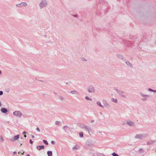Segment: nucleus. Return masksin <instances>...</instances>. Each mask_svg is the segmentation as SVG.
I'll use <instances>...</instances> for the list:
<instances>
[{"label":"nucleus","mask_w":156,"mask_h":156,"mask_svg":"<svg viewBox=\"0 0 156 156\" xmlns=\"http://www.w3.org/2000/svg\"><path fill=\"white\" fill-rule=\"evenodd\" d=\"M48 5V2L46 0H41L40 2V8L42 9Z\"/></svg>","instance_id":"f257e3e1"},{"label":"nucleus","mask_w":156,"mask_h":156,"mask_svg":"<svg viewBox=\"0 0 156 156\" xmlns=\"http://www.w3.org/2000/svg\"><path fill=\"white\" fill-rule=\"evenodd\" d=\"M147 134L146 133H143L138 134L136 135L135 136V138L136 139H142L144 138L147 136Z\"/></svg>","instance_id":"f03ea898"},{"label":"nucleus","mask_w":156,"mask_h":156,"mask_svg":"<svg viewBox=\"0 0 156 156\" xmlns=\"http://www.w3.org/2000/svg\"><path fill=\"white\" fill-rule=\"evenodd\" d=\"M87 90L88 92L89 93H94L95 91V87L92 85L89 86L87 87Z\"/></svg>","instance_id":"7ed1b4c3"},{"label":"nucleus","mask_w":156,"mask_h":156,"mask_svg":"<svg viewBox=\"0 0 156 156\" xmlns=\"http://www.w3.org/2000/svg\"><path fill=\"white\" fill-rule=\"evenodd\" d=\"M115 90L116 91V92L119 94V95L120 96L123 98H126V96L123 94H124V91L118 89H115Z\"/></svg>","instance_id":"20e7f679"},{"label":"nucleus","mask_w":156,"mask_h":156,"mask_svg":"<svg viewBox=\"0 0 156 156\" xmlns=\"http://www.w3.org/2000/svg\"><path fill=\"white\" fill-rule=\"evenodd\" d=\"M102 101L105 107L107 108H109L110 107V105L108 103L106 100H103Z\"/></svg>","instance_id":"39448f33"},{"label":"nucleus","mask_w":156,"mask_h":156,"mask_svg":"<svg viewBox=\"0 0 156 156\" xmlns=\"http://www.w3.org/2000/svg\"><path fill=\"white\" fill-rule=\"evenodd\" d=\"M13 114L17 116H20L22 115V113L21 112L18 111H16L13 113Z\"/></svg>","instance_id":"423d86ee"},{"label":"nucleus","mask_w":156,"mask_h":156,"mask_svg":"<svg viewBox=\"0 0 156 156\" xmlns=\"http://www.w3.org/2000/svg\"><path fill=\"white\" fill-rule=\"evenodd\" d=\"M124 61L126 63V64L129 67H133V65L128 60H125L124 59Z\"/></svg>","instance_id":"0eeeda50"},{"label":"nucleus","mask_w":156,"mask_h":156,"mask_svg":"<svg viewBox=\"0 0 156 156\" xmlns=\"http://www.w3.org/2000/svg\"><path fill=\"white\" fill-rule=\"evenodd\" d=\"M63 129L65 131V132L67 133L68 132L67 130H69L70 129V128L67 126H66L63 127Z\"/></svg>","instance_id":"6e6552de"},{"label":"nucleus","mask_w":156,"mask_h":156,"mask_svg":"<svg viewBox=\"0 0 156 156\" xmlns=\"http://www.w3.org/2000/svg\"><path fill=\"white\" fill-rule=\"evenodd\" d=\"M83 129H84L86 130L89 132L91 130V129L90 127L85 125Z\"/></svg>","instance_id":"1a4fd4ad"},{"label":"nucleus","mask_w":156,"mask_h":156,"mask_svg":"<svg viewBox=\"0 0 156 156\" xmlns=\"http://www.w3.org/2000/svg\"><path fill=\"white\" fill-rule=\"evenodd\" d=\"M127 124L129 126H132L134 124V123L131 121L129 120L127 121Z\"/></svg>","instance_id":"9d476101"},{"label":"nucleus","mask_w":156,"mask_h":156,"mask_svg":"<svg viewBox=\"0 0 156 156\" xmlns=\"http://www.w3.org/2000/svg\"><path fill=\"white\" fill-rule=\"evenodd\" d=\"M20 137V135H17L16 136H15L13 139H12V141H14L17 140Z\"/></svg>","instance_id":"9b49d317"},{"label":"nucleus","mask_w":156,"mask_h":156,"mask_svg":"<svg viewBox=\"0 0 156 156\" xmlns=\"http://www.w3.org/2000/svg\"><path fill=\"white\" fill-rule=\"evenodd\" d=\"M1 111L3 113H6L7 111L6 108H2L1 109Z\"/></svg>","instance_id":"f8f14e48"},{"label":"nucleus","mask_w":156,"mask_h":156,"mask_svg":"<svg viewBox=\"0 0 156 156\" xmlns=\"http://www.w3.org/2000/svg\"><path fill=\"white\" fill-rule=\"evenodd\" d=\"M116 56L119 58L121 59H122L123 60L124 59V58L123 57V56L121 55H119V54H117L116 55Z\"/></svg>","instance_id":"ddd939ff"},{"label":"nucleus","mask_w":156,"mask_h":156,"mask_svg":"<svg viewBox=\"0 0 156 156\" xmlns=\"http://www.w3.org/2000/svg\"><path fill=\"white\" fill-rule=\"evenodd\" d=\"M124 43L126 44V45L128 46H129L130 42V41H127L126 40H125L124 41Z\"/></svg>","instance_id":"4468645a"},{"label":"nucleus","mask_w":156,"mask_h":156,"mask_svg":"<svg viewBox=\"0 0 156 156\" xmlns=\"http://www.w3.org/2000/svg\"><path fill=\"white\" fill-rule=\"evenodd\" d=\"M78 126L81 128L83 129L85 125L83 124L79 123V124L78 125Z\"/></svg>","instance_id":"2eb2a0df"},{"label":"nucleus","mask_w":156,"mask_h":156,"mask_svg":"<svg viewBox=\"0 0 156 156\" xmlns=\"http://www.w3.org/2000/svg\"><path fill=\"white\" fill-rule=\"evenodd\" d=\"M140 95L143 97H146L147 98H148L149 97V95H144L142 93H140Z\"/></svg>","instance_id":"dca6fc26"},{"label":"nucleus","mask_w":156,"mask_h":156,"mask_svg":"<svg viewBox=\"0 0 156 156\" xmlns=\"http://www.w3.org/2000/svg\"><path fill=\"white\" fill-rule=\"evenodd\" d=\"M47 154L48 156H52V151H48L47 152Z\"/></svg>","instance_id":"f3484780"},{"label":"nucleus","mask_w":156,"mask_h":156,"mask_svg":"<svg viewBox=\"0 0 156 156\" xmlns=\"http://www.w3.org/2000/svg\"><path fill=\"white\" fill-rule=\"evenodd\" d=\"M96 103L99 106L102 108H104L103 106L101 105V102L99 101H97Z\"/></svg>","instance_id":"a211bd4d"},{"label":"nucleus","mask_w":156,"mask_h":156,"mask_svg":"<svg viewBox=\"0 0 156 156\" xmlns=\"http://www.w3.org/2000/svg\"><path fill=\"white\" fill-rule=\"evenodd\" d=\"M112 101L114 102L115 103H117V99H114V98H112L111 99Z\"/></svg>","instance_id":"6ab92c4d"},{"label":"nucleus","mask_w":156,"mask_h":156,"mask_svg":"<svg viewBox=\"0 0 156 156\" xmlns=\"http://www.w3.org/2000/svg\"><path fill=\"white\" fill-rule=\"evenodd\" d=\"M59 98L60 99V100L61 101H63L64 100V98L63 97L59 95L58 96Z\"/></svg>","instance_id":"aec40b11"},{"label":"nucleus","mask_w":156,"mask_h":156,"mask_svg":"<svg viewBox=\"0 0 156 156\" xmlns=\"http://www.w3.org/2000/svg\"><path fill=\"white\" fill-rule=\"evenodd\" d=\"M61 122L58 121H56L55 122V124L57 125H60L61 124Z\"/></svg>","instance_id":"412c9836"},{"label":"nucleus","mask_w":156,"mask_h":156,"mask_svg":"<svg viewBox=\"0 0 156 156\" xmlns=\"http://www.w3.org/2000/svg\"><path fill=\"white\" fill-rule=\"evenodd\" d=\"M79 136L80 137L82 138L83 137V132H80L79 133Z\"/></svg>","instance_id":"4be33fe9"},{"label":"nucleus","mask_w":156,"mask_h":156,"mask_svg":"<svg viewBox=\"0 0 156 156\" xmlns=\"http://www.w3.org/2000/svg\"><path fill=\"white\" fill-rule=\"evenodd\" d=\"M101 2H102V4H103V3H105L106 2V1H104V0H101H101H98V2L100 3H101Z\"/></svg>","instance_id":"5701e85b"},{"label":"nucleus","mask_w":156,"mask_h":156,"mask_svg":"<svg viewBox=\"0 0 156 156\" xmlns=\"http://www.w3.org/2000/svg\"><path fill=\"white\" fill-rule=\"evenodd\" d=\"M85 99L87 100L91 101L92 99L90 98L88 96H86L85 97Z\"/></svg>","instance_id":"b1692460"},{"label":"nucleus","mask_w":156,"mask_h":156,"mask_svg":"<svg viewBox=\"0 0 156 156\" xmlns=\"http://www.w3.org/2000/svg\"><path fill=\"white\" fill-rule=\"evenodd\" d=\"M21 6H26L27 5V4L25 2L22 3L20 4Z\"/></svg>","instance_id":"393cba45"},{"label":"nucleus","mask_w":156,"mask_h":156,"mask_svg":"<svg viewBox=\"0 0 156 156\" xmlns=\"http://www.w3.org/2000/svg\"><path fill=\"white\" fill-rule=\"evenodd\" d=\"M43 142L46 145H48V142L46 140H43Z\"/></svg>","instance_id":"a878e982"},{"label":"nucleus","mask_w":156,"mask_h":156,"mask_svg":"<svg viewBox=\"0 0 156 156\" xmlns=\"http://www.w3.org/2000/svg\"><path fill=\"white\" fill-rule=\"evenodd\" d=\"M71 93L72 94H76L77 92L76 90H72L71 91Z\"/></svg>","instance_id":"bb28decb"},{"label":"nucleus","mask_w":156,"mask_h":156,"mask_svg":"<svg viewBox=\"0 0 156 156\" xmlns=\"http://www.w3.org/2000/svg\"><path fill=\"white\" fill-rule=\"evenodd\" d=\"M139 151L141 153H143L144 152V151L142 148L139 149Z\"/></svg>","instance_id":"cd10ccee"},{"label":"nucleus","mask_w":156,"mask_h":156,"mask_svg":"<svg viewBox=\"0 0 156 156\" xmlns=\"http://www.w3.org/2000/svg\"><path fill=\"white\" fill-rule=\"evenodd\" d=\"M112 156H119V155L115 152L112 153Z\"/></svg>","instance_id":"c85d7f7f"},{"label":"nucleus","mask_w":156,"mask_h":156,"mask_svg":"<svg viewBox=\"0 0 156 156\" xmlns=\"http://www.w3.org/2000/svg\"><path fill=\"white\" fill-rule=\"evenodd\" d=\"M44 145L40 146V150L43 149L44 148Z\"/></svg>","instance_id":"c756f323"},{"label":"nucleus","mask_w":156,"mask_h":156,"mask_svg":"<svg viewBox=\"0 0 156 156\" xmlns=\"http://www.w3.org/2000/svg\"><path fill=\"white\" fill-rule=\"evenodd\" d=\"M97 156H105L104 154L99 153L97 154Z\"/></svg>","instance_id":"7c9ffc66"},{"label":"nucleus","mask_w":156,"mask_h":156,"mask_svg":"<svg viewBox=\"0 0 156 156\" xmlns=\"http://www.w3.org/2000/svg\"><path fill=\"white\" fill-rule=\"evenodd\" d=\"M141 100L143 101H147V99L146 98H141Z\"/></svg>","instance_id":"2f4dec72"},{"label":"nucleus","mask_w":156,"mask_h":156,"mask_svg":"<svg viewBox=\"0 0 156 156\" xmlns=\"http://www.w3.org/2000/svg\"><path fill=\"white\" fill-rule=\"evenodd\" d=\"M72 149L73 150H77V148L76 146H75L73 147Z\"/></svg>","instance_id":"473e14b6"},{"label":"nucleus","mask_w":156,"mask_h":156,"mask_svg":"<svg viewBox=\"0 0 156 156\" xmlns=\"http://www.w3.org/2000/svg\"><path fill=\"white\" fill-rule=\"evenodd\" d=\"M148 90L149 91H152V92H153V90H153L152 89L150 88H148Z\"/></svg>","instance_id":"72a5a7b5"},{"label":"nucleus","mask_w":156,"mask_h":156,"mask_svg":"<svg viewBox=\"0 0 156 156\" xmlns=\"http://www.w3.org/2000/svg\"><path fill=\"white\" fill-rule=\"evenodd\" d=\"M72 16H73L75 17H78V15L77 14L72 15Z\"/></svg>","instance_id":"f704fd0d"},{"label":"nucleus","mask_w":156,"mask_h":156,"mask_svg":"<svg viewBox=\"0 0 156 156\" xmlns=\"http://www.w3.org/2000/svg\"><path fill=\"white\" fill-rule=\"evenodd\" d=\"M51 143L52 144H55V142L54 141H51Z\"/></svg>","instance_id":"c9c22d12"},{"label":"nucleus","mask_w":156,"mask_h":156,"mask_svg":"<svg viewBox=\"0 0 156 156\" xmlns=\"http://www.w3.org/2000/svg\"><path fill=\"white\" fill-rule=\"evenodd\" d=\"M39 81H41V82H42L43 83H45V81H42V80H39Z\"/></svg>","instance_id":"e433bc0d"},{"label":"nucleus","mask_w":156,"mask_h":156,"mask_svg":"<svg viewBox=\"0 0 156 156\" xmlns=\"http://www.w3.org/2000/svg\"><path fill=\"white\" fill-rule=\"evenodd\" d=\"M45 38H46L47 37V35L46 34H44L43 36Z\"/></svg>","instance_id":"4c0bfd02"},{"label":"nucleus","mask_w":156,"mask_h":156,"mask_svg":"<svg viewBox=\"0 0 156 156\" xmlns=\"http://www.w3.org/2000/svg\"><path fill=\"white\" fill-rule=\"evenodd\" d=\"M3 94V92L2 91H0V95H2Z\"/></svg>","instance_id":"58836bf2"},{"label":"nucleus","mask_w":156,"mask_h":156,"mask_svg":"<svg viewBox=\"0 0 156 156\" xmlns=\"http://www.w3.org/2000/svg\"><path fill=\"white\" fill-rule=\"evenodd\" d=\"M30 143L31 144H32L33 142L31 140H30Z\"/></svg>","instance_id":"ea45409f"},{"label":"nucleus","mask_w":156,"mask_h":156,"mask_svg":"<svg viewBox=\"0 0 156 156\" xmlns=\"http://www.w3.org/2000/svg\"><path fill=\"white\" fill-rule=\"evenodd\" d=\"M83 60H84V61H87V60L86 59H85V58H83Z\"/></svg>","instance_id":"a19ab883"},{"label":"nucleus","mask_w":156,"mask_h":156,"mask_svg":"<svg viewBox=\"0 0 156 156\" xmlns=\"http://www.w3.org/2000/svg\"><path fill=\"white\" fill-rule=\"evenodd\" d=\"M23 134L25 135V134L26 133L25 132H24L23 133Z\"/></svg>","instance_id":"79ce46f5"},{"label":"nucleus","mask_w":156,"mask_h":156,"mask_svg":"<svg viewBox=\"0 0 156 156\" xmlns=\"http://www.w3.org/2000/svg\"><path fill=\"white\" fill-rule=\"evenodd\" d=\"M153 92L156 93V90H154Z\"/></svg>","instance_id":"37998d69"},{"label":"nucleus","mask_w":156,"mask_h":156,"mask_svg":"<svg viewBox=\"0 0 156 156\" xmlns=\"http://www.w3.org/2000/svg\"><path fill=\"white\" fill-rule=\"evenodd\" d=\"M94 122V121L93 120H92L91 121V122Z\"/></svg>","instance_id":"c03bdc74"},{"label":"nucleus","mask_w":156,"mask_h":156,"mask_svg":"<svg viewBox=\"0 0 156 156\" xmlns=\"http://www.w3.org/2000/svg\"><path fill=\"white\" fill-rule=\"evenodd\" d=\"M147 145H150V144L149 142L147 143Z\"/></svg>","instance_id":"a18cd8bd"},{"label":"nucleus","mask_w":156,"mask_h":156,"mask_svg":"<svg viewBox=\"0 0 156 156\" xmlns=\"http://www.w3.org/2000/svg\"><path fill=\"white\" fill-rule=\"evenodd\" d=\"M24 136L25 137H27V136L26 135H24Z\"/></svg>","instance_id":"49530a36"},{"label":"nucleus","mask_w":156,"mask_h":156,"mask_svg":"<svg viewBox=\"0 0 156 156\" xmlns=\"http://www.w3.org/2000/svg\"><path fill=\"white\" fill-rule=\"evenodd\" d=\"M27 156H30V155L29 154H28L27 155Z\"/></svg>","instance_id":"de8ad7c7"},{"label":"nucleus","mask_w":156,"mask_h":156,"mask_svg":"<svg viewBox=\"0 0 156 156\" xmlns=\"http://www.w3.org/2000/svg\"><path fill=\"white\" fill-rule=\"evenodd\" d=\"M39 84H40V85L41 84V85H43V84H41V83L40 82L39 83Z\"/></svg>","instance_id":"09e8293b"},{"label":"nucleus","mask_w":156,"mask_h":156,"mask_svg":"<svg viewBox=\"0 0 156 156\" xmlns=\"http://www.w3.org/2000/svg\"><path fill=\"white\" fill-rule=\"evenodd\" d=\"M37 130H38L39 129V128H37Z\"/></svg>","instance_id":"8fccbe9b"},{"label":"nucleus","mask_w":156,"mask_h":156,"mask_svg":"<svg viewBox=\"0 0 156 156\" xmlns=\"http://www.w3.org/2000/svg\"><path fill=\"white\" fill-rule=\"evenodd\" d=\"M39 147V146H37V148L38 149H39L38 148Z\"/></svg>","instance_id":"3c124183"},{"label":"nucleus","mask_w":156,"mask_h":156,"mask_svg":"<svg viewBox=\"0 0 156 156\" xmlns=\"http://www.w3.org/2000/svg\"><path fill=\"white\" fill-rule=\"evenodd\" d=\"M1 71L0 70V74H1Z\"/></svg>","instance_id":"603ef678"},{"label":"nucleus","mask_w":156,"mask_h":156,"mask_svg":"<svg viewBox=\"0 0 156 156\" xmlns=\"http://www.w3.org/2000/svg\"><path fill=\"white\" fill-rule=\"evenodd\" d=\"M100 114H101V115H102V113H101V112H100Z\"/></svg>","instance_id":"864d4df0"},{"label":"nucleus","mask_w":156,"mask_h":156,"mask_svg":"<svg viewBox=\"0 0 156 156\" xmlns=\"http://www.w3.org/2000/svg\"><path fill=\"white\" fill-rule=\"evenodd\" d=\"M124 124H125V123H123V125H124Z\"/></svg>","instance_id":"5fc2aeb1"},{"label":"nucleus","mask_w":156,"mask_h":156,"mask_svg":"<svg viewBox=\"0 0 156 156\" xmlns=\"http://www.w3.org/2000/svg\"><path fill=\"white\" fill-rule=\"evenodd\" d=\"M66 84H68V83H66Z\"/></svg>","instance_id":"6e6d98bb"},{"label":"nucleus","mask_w":156,"mask_h":156,"mask_svg":"<svg viewBox=\"0 0 156 156\" xmlns=\"http://www.w3.org/2000/svg\"><path fill=\"white\" fill-rule=\"evenodd\" d=\"M14 154H15V152H14Z\"/></svg>","instance_id":"4d7b16f0"}]
</instances>
